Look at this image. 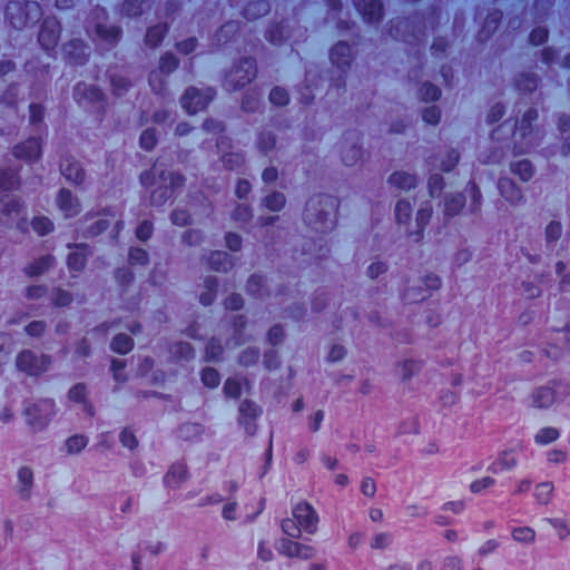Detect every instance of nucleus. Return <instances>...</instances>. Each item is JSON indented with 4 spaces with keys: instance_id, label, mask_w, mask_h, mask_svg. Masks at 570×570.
Segmentation results:
<instances>
[{
    "instance_id": "nucleus-1",
    "label": "nucleus",
    "mask_w": 570,
    "mask_h": 570,
    "mask_svg": "<svg viewBox=\"0 0 570 570\" xmlns=\"http://www.w3.org/2000/svg\"><path fill=\"white\" fill-rule=\"evenodd\" d=\"M140 179L144 186L153 188L150 199L154 206L163 205L184 181L180 175L165 169L159 163L155 164L150 171L144 173Z\"/></svg>"
},
{
    "instance_id": "nucleus-2",
    "label": "nucleus",
    "mask_w": 570,
    "mask_h": 570,
    "mask_svg": "<svg viewBox=\"0 0 570 570\" xmlns=\"http://www.w3.org/2000/svg\"><path fill=\"white\" fill-rule=\"evenodd\" d=\"M318 515L308 503H298L294 507L292 518L282 521V530L289 538L298 539L302 532L314 534L317 531Z\"/></svg>"
},
{
    "instance_id": "nucleus-3",
    "label": "nucleus",
    "mask_w": 570,
    "mask_h": 570,
    "mask_svg": "<svg viewBox=\"0 0 570 570\" xmlns=\"http://www.w3.org/2000/svg\"><path fill=\"white\" fill-rule=\"evenodd\" d=\"M56 414V405L51 400H40L26 407L24 417L33 432L45 430Z\"/></svg>"
},
{
    "instance_id": "nucleus-4",
    "label": "nucleus",
    "mask_w": 570,
    "mask_h": 570,
    "mask_svg": "<svg viewBox=\"0 0 570 570\" xmlns=\"http://www.w3.org/2000/svg\"><path fill=\"white\" fill-rule=\"evenodd\" d=\"M50 365V356L30 350L21 351L16 360L17 368L30 376H39L46 373Z\"/></svg>"
},
{
    "instance_id": "nucleus-5",
    "label": "nucleus",
    "mask_w": 570,
    "mask_h": 570,
    "mask_svg": "<svg viewBox=\"0 0 570 570\" xmlns=\"http://www.w3.org/2000/svg\"><path fill=\"white\" fill-rule=\"evenodd\" d=\"M294 538H281L275 542L276 551L286 558L309 560L316 556V549L312 546L293 540Z\"/></svg>"
},
{
    "instance_id": "nucleus-6",
    "label": "nucleus",
    "mask_w": 570,
    "mask_h": 570,
    "mask_svg": "<svg viewBox=\"0 0 570 570\" xmlns=\"http://www.w3.org/2000/svg\"><path fill=\"white\" fill-rule=\"evenodd\" d=\"M23 207L16 198L6 197L0 200V225L21 227Z\"/></svg>"
},
{
    "instance_id": "nucleus-7",
    "label": "nucleus",
    "mask_w": 570,
    "mask_h": 570,
    "mask_svg": "<svg viewBox=\"0 0 570 570\" xmlns=\"http://www.w3.org/2000/svg\"><path fill=\"white\" fill-rule=\"evenodd\" d=\"M213 96L214 92L209 88L203 91L196 88H189L186 90L181 98V105L188 114L193 115L206 108V106L213 99Z\"/></svg>"
},
{
    "instance_id": "nucleus-8",
    "label": "nucleus",
    "mask_w": 570,
    "mask_h": 570,
    "mask_svg": "<svg viewBox=\"0 0 570 570\" xmlns=\"http://www.w3.org/2000/svg\"><path fill=\"white\" fill-rule=\"evenodd\" d=\"M421 285L411 287L406 292V299L410 302L423 301L431 295L433 291H436L441 286V279L435 274H428L420 281Z\"/></svg>"
},
{
    "instance_id": "nucleus-9",
    "label": "nucleus",
    "mask_w": 570,
    "mask_h": 570,
    "mask_svg": "<svg viewBox=\"0 0 570 570\" xmlns=\"http://www.w3.org/2000/svg\"><path fill=\"white\" fill-rule=\"evenodd\" d=\"M26 14L22 17V16H17V13H21L22 12V8L18 4V3H10L8 7H7V17L9 18L10 20V23L17 28V29H20L22 28L23 26L27 24L28 21L30 20H37L38 17H39V6L37 3H29L26 6Z\"/></svg>"
},
{
    "instance_id": "nucleus-10",
    "label": "nucleus",
    "mask_w": 570,
    "mask_h": 570,
    "mask_svg": "<svg viewBox=\"0 0 570 570\" xmlns=\"http://www.w3.org/2000/svg\"><path fill=\"white\" fill-rule=\"evenodd\" d=\"M256 75V67L253 59H245L239 67L235 68L228 76L229 82H235V87H243L249 82Z\"/></svg>"
},
{
    "instance_id": "nucleus-11",
    "label": "nucleus",
    "mask_w": 570,
    "mask_h": 570,
    "mask_svg": "<svg viewBox=\"0 0 570 570\" xmlns=\"http://www.w3.org/2000/svg\"><path fill=\"white\" fill-rule=\"evenodd\" d=\"M519 463L518 456L513 450L502 451L497 459L488 466V471L492 474L509 472L517 468Z\"/></svg>"
},
{
    "instance_id": "nucleus-12",
    "label": "nucleus",
    "mask_w": 570,
    "mask_h": 570,
    "mask_svg": "<svg viewBox=\"0 0 570 570\" xmlns=\"http://www.w3.org/2000/svg\"><path fill=\"white\" fill-rule=\"evenodd\" d=\"M59 38V23L55 18L45 20L42 28L39 32L40 45L49 50L57 45Z\"/></svg>"
},
{
    "instance_id": "nucleus-13",
    "label": "nucleus",
    "mask_w": 570,
    "mask_h": 570,
    "mask_svg": "<svg viewBox=\"0 0 570 570\" xmlns=\"http://www.w3.org/2000/svg\"><path fill=\"white\" fill-rule=\"evenodd\" d=\"M33 488V471L29 466H21L17 472L16 490L20 499L29 500Z\"/></svg>"
},
{
    "instance_id": "nucleus-14",
    "label": "nucleus",
    "mask_w": 570,
    "mask_h": 570,
    "mask_svg": "<svg viewBox=\"0 0 570 570\" xmlns=\"http://www.w3.org/2000/svg\"><path fill=\"white\" fill-rule=\"evenodd\" d=\"M537 117H538V114L535 110H533V109L528 110L524 114L518 130L514 132L515 138L518 136H520L522 139H524L525 148H521V151H525L528 148H530L534 145L535 136L533 135L530 126H531V122L537 119Z\"/></svg>"
},
{
    "instance_id": "nucleus-15",
    "label": "nucleus",
    "mask_w": 570,
    "mask_h": 570,
    "mask_svg": "<svg viewBox=\"0 0 570 570\" xmlns=\"http://www.w3.org/2000/svg\"><path fill=\"white\" fill-rule=\"evenodd\" d=\"M177 65L178 62L175 56L167 53L161 57L159 71L151 72L149 78L150 86L155 91H159L163 88V80L160 79V73H170L173 70L177 68Z\"/></svg>"
},
{
    "instance_id": "nucleus-16",
    "label": "nucleus",
    "mask_w": 570,
    "mask_h": 570,
    "mask_svg": "<svg viewBox=\"0 0 570 570\" xmlns=\"http://www.w3.org/2000/svg\"><path fill=\"white\" fill-rule=\"evenodd\" d=\"M556 401V392L551 386H542L535 389L529 396V405L534 409H546L551 406Z\"/></svg>"
},
{
    "instance_id": "nucleus-17",
    "label": "nucleus",
    "mask_w": 570,
    "mask_h": 570,
    "mask_svg": "<svg viewBox=\"0 0 570 570\" xmlns=\"http://www.w3.org/2000/svg\"><path fill=\"white\" fill-rule=\"evenodd\" d=\"M13 154L17 158L24 160H37L41 155V145L37 138H30L14 147Z\"/></svg>"
},
{
    "instance_id": "nucleus-18",
    "label": "nucleus",
    "mask_w": 570,
    "mask_h": 570,
    "mask_svg": "<svg viewBox=\"0 0 570 570\" xmlns=\"http://www.w3.org/2000/svg\"><path fill=\"white\" fill-rule=\"evenodd\" d=\"M57 205L66 218L73 217L80 212V204L78 199L66 189L60 190L57 198Z\"/></svg>"
},
{
    "instance_id": "nucleus-19",
    "label": "nucleus",
    "mask_w": 570,
    "mask_h": 570,
    "mask_svg": "<svg viewBox=\"0 0 570 570\" xmlns=\"http://www.w3.org/2000/svg\"><path fill=\"white\" fill-rule=\"evenodd\" d=\"M187 479V469L183 464H174L165 475V484L176 489Z\"/></svg>"
},
{
    "instance_id": "nucleus-20",
    "label": "nucleus",
    "mask_w": 570,
    "mask_h": 570,
    "mask_svg": "<svg viewBox=\"0 0 570 570\" xmlns=\"http://www.w3.org/2000/svg\"><path fill=\"white\" fill-rule=\"evenodd\" d=\"M389 183L397 189L409 190L415 186L416 178L414 175L406 171H395L390 176Z\"/></svg>"
},
{
    "instance_id": "nucleus-21",
    "label": "nucleus",
    "mask_w": 570,
    "mask_h": 570,
    "mask_svg": "<svg viewBox=\"0 0 570 570\" xmlns=\"http://www.w3.org/2000/svg\"><path fill=\"white\" fill-rule=\"evenodd\" d=\"M357 9L370 22L379 20L382 14V4L379 0H364L363 2H357Z\"/></svg>"
},
{
    "instance_id": "nucleus-22",
    "label": "nucleus",
    "mask_w": 570,
    "mask_h": 570,
    "mask_svg": "<svg viewBox=\"0 0 570 570\" xmlns=\"http://www.w3.org/2000/svg\"><path fill=\"white\" fill-rule=\"evenodd\" d=\"M61 173L67 180L75 184H81L85 178V173L78 161L67 159L66 163L61 165Z\"/></svg>"
},
{
    "instance_id": "nucleus-23",
    "label": "nucleus",
    "mask_w": 570,
    "mask_h": 570,
    "mask_svg": "<svg viewBox=\"0 0 570 570\" xmlns=\"http://www.w3.org/2000/svg\"><path fill=\"white\" fill-rule=\"evenodd\" d=\"M352 58L351 47L345 42H338L331 52V60L340 68L350 63Z\"/></svg>"
},
{
    "instance_id": "nucleus-24",
    "label": "nucleus",
    "mask_w": 570,
    "mask_h": 570,
    "mask_svg": "<svg viewBox=\"0 0 570 570\" xmlns=\"http://www.w3.org/2000/svg\"><path fill=\"white\" fill-rule=\"evenodd\" d=\"M499 189L501 195L510 203H518L522 198V193L515 184L508 178H503L499 181Z\"/></svg>"
},
{
    "instance_id": "nucleus-25",
    "label": "nucleus",
    "mask_w": 570,
    "mask_h": 570,
    "mask_svg": "<svg viewBox=\"0 0 570 570\" xmlns=\"http://www.w3.org/2000/svg\"><path fill=\"white\" fill-rule=\"evenodd\" d=\"M546 521L556 530L560 540L570 535V518H549Z\"/></svg>"
},
{
    "instance_id": "nucleus-26",
    "label": "nucleus",
    "mask_w": 570,
    "mask_h": 570,
    "mask_svg": "<svg viewBox=\"0 0 570 570\" xmlns=\"http://www.w3.org/2000/svg\"><path fill=\"white\" fill-rule=\"evenodd\" d=\"M88 444V439L85 435L76 434L67 439L65 450L68 454L73 455L80 453Z\"/></svg>"
},
{
    "instance_id": "nucleus-27",
    "label": "nucleus",
    "mask_w": 570,
    "mask_h": 570,
    "mask_svg": "<svg viewBox=\"0 0 570 570\" xmlns=\"http://www.w3.org/2000/svg\"><path fill=\"white\" fill-rule=\"evenodd\" d=\"M560 436V432L558 429L552 426H546L538 431L534 436V441L540 445H548L554 441H557Z\"/></svg>"
},
{
    "instance_id": "nucleus-28",
    "label": "nucleus",
    "mask_w": 570,
    "mask_h": 570,
    "mask_svg": "<svg viewBox=\"0 0 570 570\" xmlns=\"http://www.w3.org/2000/svg\"><path fill=\"white\" fill-rule=\"evenodd\" d=\"M86 250L83 246H76V249L68 256V266L72 271H81L85 266Z\"/></svg>"
},
{
    "instance_id": "nucleus-29",
    "label": "nucleus",
    "mask_w": 570,
    "mask_h": 570,
    "mask_svg": "<svg viewBox=\"0 0 570 570\" xmlns=\"http://www.w3.org/2000/svg\"><path fill=\"white\" fill-rule=\"evenodd\" d=\"M209 264L215 271H224L226 272L232 267V262L229 259V255L225 252H215L212 254L209 258Z\"/></svg>"
},
{
    "instance_id": "nucleus-30",
    "label": "nucleus",
    "mask_w": 570,
    "mask_h": 570,
    "mask_svg": "<svg viewBox=\"0 0 570 570\" xmlns=\"http://www.w3.org/2000/svg\"><path fill=\"white\" fill-rule=\"evenodd\" d=\"M53 258L51 256H43L39 259L35 261L26 268V273L28 276H38L41 275L45 271H47L52 264Z\"/></svg>"
},
{
    "instance_id": "nucleus-31",
    "label": "nucleus",
    "mask_w": 570,
    "mask_h": 570,
    "mask_svg": "<svg viewBox=\"0 0 570 570\" xmlns=\"http://www.w3.org/2000/svg\"><path fill=\"white\" fill-rule=\"evenodd\" d=\"M512 173L518 175L521 180L527 181L532 177V165L529 160L522 159L511 166Z\"/></svg>"
},
{
    "instance_id": "nucleus-32",
    "label": "nucleus",
    "mask_w": 570,
    "mask_h": 570,
    "mask_svg": "<svg viewBox=\"0 0 570 570\" xmlns=\"http://www.w3.org/2000/svg\"><path fill=\"white\" fill-rule=\"evenodd\" d=\"M553 491L551 482H542L535 487L534 495L539 503L547 504L550 501Z\"/></svg>"
},
{
    "instance_id": "nucleus-33",
    "label": "nucleus",
    "mask_w": 570,
    "mask_h": 570,
    "mask_svg": "<svg viewBox=\"0 0 570 570\" xmlns=\"http://www.w3.org/2000/svg\"><path fill=\"white\" fill-rule=\"evenodd\" d=\"M512 538L521 543H530L534 541L535 532L529 527H519L512 530Z\"/></svg>"
},
{
    "instance_id": "nucleus-34",
    "label": "nucleus",
    "mask_w": 570,
    "mask_h": 570,
    "mask_svg": "<svg viewBox=\"0 0 570 570\" xmlns=\"http://www.w3.org/2000/svg\"><path fill=\"white\" fill-rule=\"evenodd\" d=\"M111 347L117 353H128L132 348V340L128 335L119 334L114 338Z\"/></svg>"
},
{
    "instance_id": "nucleus-35",
    "label": "nucleus",
    "mask_w": 570,
    "mask_h": 570,
    "mask_svg": "<svg viewBox=\"0 0 570 570\" xmlns=\"http://www.w3.org/2000/svg\"><path fill=\"white\" fill-rule=\"evenodd\" d=\"M167 28L166 26L158 24L150 28L146 35V42L151 47H156L163 39Z\"/></svg>"
},
{
    "instance_id": "nucleus-36",
    "label": "nucleus",
    "mask_w": 570,
    "mask_h": 570,
    "mask_svg": "<svg viewBox=\"0 0 570 570\" xmlns=\"http://www.w3.org/2000/svg\"><path fill=\"white\" fill-rule=\"evenodd\" d=\"M32 228L39 235H47L53 228L52 222L48 217H35L31 222Z\"/></svg>"
},
{
    "instance_id": "nucleus-37",
    "label": "nucleus",
    "mask_w": 570,
    "mask_h": 570,
    "mask_svg": "<svg viewBox=\"0 0 570 570\" xmlns=\"http://www.w3.org/2000/svg\"><path fill=\"white\" fill-rule=\"evenodd\" d=\"M412 213V207L409 202L399 200L395 206V217L399 224L407 223Z\"/></svg>"
},
{
    "instance_id": "nucleus-38",
    "label": "nucleus",
    "mask_w": 570,
    "mask_h": 570,
    "mask_svg": "<svg viewBox=\"0 0 570 570\" xmlns=\"http://www.w3.org/2000/svg\"><path fill=\"white\" fill-rule=\"evenodd\" d=\"M285 205V197L281 193H272L265 198V206L272 212H278Z\"/></svg>"
},
{
    "instance_id": "nucleus-39",
    "label": "nucleus",
    "mask_w": 570,
    "mask_h": 570,
    "mask_svg": "<svg viewBox=\"0 0 570 570\" xmlns=\"http://www.w3.org/2000/svg\"><path fill=\"white\" fill-rule=\"evenodd\" d=\"M464 199L462 195L453 196L445 202V214L448 216L456 215L463 207Z\"/></svg>"
},
{
    "instance_id": "nucleus-40",
    "label": "nucleus",
    "mask_w": 570,
    "mask_h": 570,
    "mask_svg": "<svg viewBox=\"0 0 570 570\" xmlns=\"http://www.w3.org/2000/svg\"><path fill=\"white\" fill-rule=\"evenodd\" d=\"M202 381L207 387H216L220 382V377L215 368L206 367L202 373Z\"/></svg>"
},
{
    "instance_id": "nucleus-41",
    "label": "nucleus",
    "mask_w": 570,
    "mask_h": 570,
    "mask_svg": "<svg viewBox=\"0 0 570 570\" xmlns=\"http://www.w3.org/2000/svg\"><path fill=\"white\" fill-rule=\"evenodd\" d=\"M495 484V479L492 476H483L479 480L473 481L470 484V490L473 493H481L484 490L493 487Z\"/></svg>"
},
{
    "instance_id": "nucleus-42",
    "label": "nucleus",
    "mask_w": 570,
    "mask_h": 570,
    "mask_svg": "<svg viewBox=\"0 0 570 570\" xmlns=\"http://www.w3.org/2000/svg\"><path fill=\"white\" fill-rule=\"evenodd\" d=\"M76 95L77 96L85 95V97L87 99H89L90 101H99L102 98V94L100 92L99 89H97L96 87L87 88L86 86H82V85H78L76 87Z\"/></svg>"
},
{
    "instance_id": "nucleus-43",
    "label": "nucleus",
    "mask_w": 570,
    "mask_h": 570,
    "mask_svg": "<svg viewBox=\"0 0 570 570\" xmlns=\"http://www.w3.org/2000/svg\"><path fill=\"white\" fill-rule=\"evenodd\" d=\"M242 382L237 379H228L224 385V392L227 396L238 397L242 393Z\"/></svg>"
},
{
    "instance_id": "nucleus-44",
    "label": "nucleus",
    "mask_w": 570,
    "mask_h": 570,
    "mask_svg": "<svg viewBox=\"0 0 570 570\" xmlns=\"http://www.w3.org/2000/svg\"><path fill=\"white\" fill-rule=\"evenodd\" d=\"M18 185V180L16 178V174L12 170L2 171L0 174V188L3 190H10L16 188Z\"/></svg>"
},
{
    "instance_id": "nucleus-45",
    "label": "nucleus",
    "mask_w": 570,
    "mask_h": 570,
    "mask_svg": "<svg viewBox=\"0 0 570 570\" xmlns=\"http://www.w3.org/2000/svg\"><path fill=\"white\" fill-rule=\"evenodd\" d=\"M96 32H97V35L100 38L106 39L108 41H114L119 36V29L118 28H116V27H106V26L100 24V23L97 26Z\"/></svg>"
},
{
    "instance_id": "nucleus-46",
    "label": "nucleus",
    "mask_w": 570,
    "mask_h": 570,
    "mask_svg": "<svg viewBox=\"0 0 570 570\" xmlns=\"http://www.w3.org/2000/svg\"><path fill=\"white\" fill-rule=\"evenodd\" d=\"M268 11V6L264 1H258L248 6L245 11V16L248 19H253L256 16L265 14Z\"/></svg>"
},
{
    "instance_id": "nucleus-47",
    "label": "nucleus",
    "mask_w": 570,
    "mask_h": 570,
    "mask_svg": "<svg viewBox=\"0 0 570 570\" xmlns=\"http://www.w3.org/2000/svg\"><path fill=\"white\" fill-rule=\"evenodd\" d=\"M392 543V538L389 533H377L372 538L371 548L382 550Z\"/></svg>"
},
{
    "instance_id": "nucleus-48",
    "label": "nucleus",
    "mask_w": 570,
    "mask_h": 570,
    "mask_svg": "<svg viewBox=\"0 0 570 570\" xmlns=\"http://www.w3.org/2000/svg\"><path fill=\"white\" fill-rule=\"evenodd\" d=\"M269 99L276 106H284L288 101V95L285 89L276 87L271 91Z\"/></svg>"
},
{
    "instance_id": "nucleus-49",
    "label": "nucleus",
    "mask_w": 570,
    "mask_h": 570,
    "mask_svg": "<svg viewBox=\"0 0 570 570\" xmlns=\"http://www.w3.org/2000/svg\"><path fill=\"white\" fill-rule=\"evenodd\" d=\"M87 395V389L83 384H76L72 389L69 391V400L77 402V403H85Z\"/></svg>"
},
{
    "instance_id": "nucleus-50",
    "label": "nucleus",
    "mask_w": 570,
    "mask_h": 570,
    "mask_svg": "<svg viewBox=\"0 0 570 570\" xmlns=\"http://www.w3.org/2000/svg\"><path fill=\"white\" fill-rule=\"evenodd\" d=\"M561 234H562V227H561V224L558 222H551L546 227V239L548 242L558 240L560 238Z\"/></svg>"
},
{
    "instance_id": "nucleus-51",
    "label": "nucleus",
    "mask_w": 570,
    "mask_h": 570,
    "mask_svg": "<svg viewBox=\"0 0 570 570\" xmlns=\"http://www.w3.org/2000/svg\"><path fill=\"white\" fill-rule=\"evenodd\" d=\"M217 286V283L215 279L208 278L206 281V288L207 291L200 295V303L203 305H209L212 304L214 299L215 288Z\"/></svg>"
},
{
    "instance_id": "nucleus-52",
    "label": "nucleus",
    "mask_w": 570,
    "mask_h": 570,
    "mask_svg": "<svg viewBox=\"0 0 570 570\" xmlns=\"http://www.w3.org/2000/svg\"><path fill=\"white\" fill-rule=\"evenodd\" d=\"M148 255L145 249L141 248H132L129 252V262L130 264H139L144 265L147 263Z\"/></svg>"
},
{
    "instance_id": "nucleus-53",
    "label": "nucleus",
    "mask_w": 570,
    "mask_h": 570,
    "mask_svg": "<svg viewBox=\"0 0 570 570\" xmlns=\"http://www.w3.org/2000/svg\"><path fill=\"white\" fill-rule=\"evenodd\" d=\"M421 97L423 100H436L440 97V90L434 85L425 83L421 89Z\"/></svg>"
},
{
    "instance_id": "nucleus-54",
    "label": "nucleus",
    "mask_w": 570,
    "mask_h": 570,
    "mask_svg": "<svg viewBox=\"0 0 570 570\" xmlns=\"http://www.w3.org/2000/svg\"><path fill=\"white\" fill-rule=\"evenodd\" d=\"M239 413L244 417L253 419L258 414V410L254 403L245 400L239 405Z\"/></svg>"
},
{
    "instance_id": "nucleus-55",
    "label": "nucleus",
    "mask_w": 570,
    "mask_h": 570,
    "mask_svg": "<svg viewBox=\"0 0 570 570\" xmlns=\"http://www.w3.org/2000/svg\"><path fill=\"white\" fill-rule=\"evenodd\" d=\"M237 503L236 502H227L224 504L222 510V517L227 521H235L237 519Z\"/></svg>"
},
{
    "instance_id": "nucleus-56",
    "label": "nucleus",
    "mask_w": 570,
    "mask_h": 570,
    "mask_svg": "<svg viewBox=\"0 0 570 570\" xmlns=\"http://www.w3.org/2000/svg\"><path fill=\"white\" fill-rule=\"evenodd\" d=\"M264 279L262 276H257V275H253L249 279H248V291L253 294V295H257V296H262V287L264 286Z\"/></svg>"
},
{
    "instance_id": "nucleus-57",
    "label": "nucleus",
    "mask_w": 570,
    "mask_h": 570,
    "mask_svg": "<svg viewBox=\"0 0 570 570\" xmlns=\"http://www.w3.org/2000/svg\"><path fill=\"white\" fill-rule=\"evenodd\" d=\"M428 185L431 197H434L442 189L443 179L438 174L431 175Z\"/></svg>"
},
{
    "instance_id": "nucleus-58",
    "label": "nucleus",
    "mask_w": 570,
    "mask_h": 570,
    "mask_svg": "<svg viewBox=\"0 0 570 570\" xmlns=\"http://www.w3.org/2000/svg\"><path fill=\"white\" fill-rule=\"evenodd\" d=\"M140 145L146 150H150L156 145V136L153 130H145L140 136Z\"/></svg>"
},
{
    "instance_id": "nucleus-59",
    "label": "nucleus",
    "mask_w": 570,
    "mask_h": 570,
    "mask_svg": "<svg viewBox=\"0 0 570 570\" xmlns=\"http://www.w3.org/2000/svg\"><path fill=\"white\" fill-rule=\"evenodd\" d=\"M120 442L124 446L134 450L137 446V439L135 434L128 430L125 429L120 434Z\"/></svg>"
},
{
    "instance_id": "nucleus-60",
    "label": "nucleus",
    "mask_w": 570,
    "mask_h": 570,
    "mask_svg": "<svg viewBox=\"0 0 570 570\" xmlns=\"http://www.w3.org/2000/svg\"><path fill=\"white\" fill-rule=\"evenodd\" d=\"M420 368L419 364L415 361H405L401 365V375L403 379L411 377L415 372Z\"/></svg>"
},
{
    "instance_id": "nucleus-61",
    "label": "nucleus",
    "mask_w": 570,
    "mask_h": 570,
    "mask_svg": "<svg viewBox=\"0 0 570 570\" xmlns=\"http://www.w3.org/2000/svg\"><path fill=\"white\" fill-rule=\"evenodd\" d=\"M459 161V154L455 150H451L446 155V159L441 161V169L450 171Z\"/></svg>"
},
{
    "instance_id": "nucleus-62",
    "label": "nucleus",
    "mask_w": 570,
    "mask_h": 570,
    "mask_svg": "<svg viewBox=\"0 0 570 570\" xmlns=\"http://www.w3.org/2000/svg\"><path fill=\"white\" fill-rule=\"evenodd\" d=\"M443 570H462V560L456 556L446 557L443 560Z\"/></svg>"
},
{
    "instance_id": "nucleus-63",
    "label": "nucleus",
    "mask_w": 570,
    "mask_h": 570,
    "mask_svg": "<svg viewBox=\"0 0 570 570\" xmlns=\"http://www.w3.org/2000/svg\"><path fill=\"white\" fill-rule=\"evenodd\" d=\"M360 156L361 150L356 146H353L348 150L343 151V161L346 165L352 166L355 164Z\"/></svg>"
},
{
    "instance_id": "nucleus-64",
    "label": "nucleus",
    "mask_w": 570,
    "mask_h": 570,
    "mask_svg": "<svg viewBox=\"0 0 570 570\" xmlns=\"http://www.w3.org/2000/svg\"><path fill=\"white\" fill-rule=\"evenodd\" d=\"M258 360V351L255 348H247L239 357V362L244 365L254 364Z\"/></svg>"
}]
</instances>
